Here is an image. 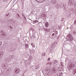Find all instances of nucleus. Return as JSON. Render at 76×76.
Masks as SVG:
<instances>
[{"label": "nucleus", "instance_id": "nucleus-24", "mask_svg": "<svg viewBox=\"0 0 76 76\" xmlns=\"http://www.w3.org/2000/svg\"><path fill=\"white\" fill-rule=\"evenodd\" d=\"M74 23L75 25H76V20L74 21Z\"/></svg>", "mask_w": 76, "mask_h": 76}, {"label": "nucleus", "instance_id": "nucleus-3", "mask_svg": "<svg viewBox=\"0 0 76 76\" xmlns=\"http://www.w3.org/2000/svg\"><path fill=\"white\" fill-rule=\"evenodd\" d=\"M2 67L4 69H6L7 67V65L6 63H4L3 64Z\"/></svg>", "mask_w": 76, "mask_h": 76}, {"label": "nucleus", "instance_id": "nucleus-18", "mask_svg": "<svg viewBox=\"0 0 76 76\" xmlns=\"http://www.w3.org/2000/svg\"><path fill=\"white\" fill-rule=\"evenodd\" d=\"M28 45L27 44H25V47L26 48H27L28 47Z\"/></svg>", "mask_w": 76, "mask_h": 76}, {"label": "nucleus", "instance_id": "nucleus-12", "mask_svg": "<svg viewBox=\"0 0 76 76\" xmlns=\"http://www.w3.org/2000/svg\"><path fill=\"white\" fill-rule=\"evenodd\" d=\"M0 54H1V57H2V56H3V54H4V52L3 51H1L0 52Z\"/></svg>", "mask_w": 76, "mask_h": 76}, {"label": "nucleus", "instance_id": "nucleus-17", "mask_svg": "<svg viewBox=\"0 0 76 76\" xmlns=\"http://www.w3.org/2000/svg\"><path fill=\"white\" fill-rule=\"evenodd\" d=\"M74 9H76V1H75V3L74 4Z\"/></svg>", "mask_w": 76, "mask_h": 76}, {"label": "nucleus", "instance_id": "nucleus-23", "mask_svg": "<svg viewBox=\"0 0 76 76\" xmlns=\"http://www.w3.org/2000/svg\"><path fill=\"white\" fill-rule=\"evenodd\" d=\"M2 44V42H0V47H1V45Z\"/></svg>", "mask_w": 76, "mask_h": 76}, {"label": "nucleus", "instance_id": "nucleus-5", "mask_svg": "<svg viewBox=\"0 0 76 76\" xmlns=\"http://www.w3.org/2000/svg\"><path fill=\"white\" fill-rule=\"evenodd\" d=\"M58 34V33L56 31V30H54L52 32V35L53 36L56 35Z\"/></svg>", "mask_w": 76, "mask_h": 76}, {"label": "nucleus", "instance_id": "nucleus-7", "mask_svg": "<svg viewBox=\"0 0 76 76\" xmlns=\"http://www.w3.org/2000/svg\"><path fill=\"white\" fill-rule=\"evenodd\" d=\"M44 31H45V33L50 32V29L45 28L44 29Z\"/></svg>", "mask_w": 76, "mask_h": 76}, {"label": "nucleus", "instance_id": "nucleus-4", "mask_svg": "<svg viewBox=\"0 0 76 76\" xmlns=\"http://www.w3.org/2000/svg\"><path fill=\"white\" fill-rule=\"evenodd\" d=\"M67 37H69V39L70 41H73V37H72V36L71 35L69 34L68 35Z\"/></svg>", "mask_w": 76, "mask_h": 76}, {"label": "nucleus", "instance_id": "nucleus-6", "mask_svg": "<svg viewBox=\"0 0 76 76\" xmlns=\"http://www.w3.org/2000/svg\"><path fill=\"white\" fill-rule=\"evenodd\" d=\"M0 34L2 36H4L5 37H6L5 34H4V32L3 30H2L0 32Z\"/></svg>", "mask_w": 76, "mask_h": 76}, {"label": "nucleus", "instance_id": "nucleus-21", "mask_svg": "<svg viewBox=\"0 0 76 76\" xmlns=\"http://www.w3.org/2000/svg\"><path fill=\"white\" fill-rule=\"evenodd\" d=\"M36 69H39V66H37L36 67Z\"/></svg>", "mask_w": 76, "mask_h": 76}, {"label": "nucleus", "instance_id": "nucleus-31", "mask_svg": "<svg viewBox=\"0 0 76 76\" xmlns=\"http://www.w3.org/2000/svg\"><path fill=\"white\" fill-rule=\"evenodd\" d=\"M50 66H51V63H49Z\"/></svg>", "mask_w": 76, "mask_h": 76}, {"label": "nucleus", "instance_id": "nucleus-19", "mask_svg": "<svg viewBox=\"0 0 76 76\" xmlns=\"http://www.w3.org/2000/svg\"><path fill=\"white\" fill-rule=\"evenodd\" d=\"M31 45L32 46L33 48L35 47V45H34V44L33 43H31Z\"/></svg>", "mask_w": 76, "mask_h": 76}, {"label": "nucleus", "instance_id": "nucleus-25", "mask_svg": "<svg viewBox=\"0 0 76 76\" xmlns=\"http://www.w3.org/2000/svg\"><path fill=\"white\" fill-rule=\"evenodd\" d=\"M61 66H63V62H61Z\"/></svg>", "mask_w": 76, "mask_h": 76}, {"label": "nucleus", "instance_id": "nucleus-1", "mask_svg": "<svg viewBox=\"0 0 76 76\" xmlns=\"http://www.w3.org/2000/svg\"><path fill=\"white\" fill-rule=\"evenodd\" d=\"M14 70L15 71V74H17V73H19L20 72V69H18L17 67H16L15 69Z\"/></svg>", "mask_w": 76, "mask_h": 76}, {"label": "nucleus", "instance_id": "nucleus-16", "mask_svg": "<svg viewBox=\"0 0 76 76\" xmlns=\"http://www.w3.org/2000/svg\"><path fill=\"white\" fill-rule=\"evenodd\" d=\"M53 62L54 63H55V64H56V63H58V61H56V60H55L53 61Z\"/></svg>", "mask_w": 76, "mask_h": 76}, {"label": "nucleus", "instance_id": "nucleus-9", "mask_svg": "<svg viewBox=\"0 0 76 76\" xmlns=\"http://www.w3.org/2000/svg\"><path fill=\"white\" fill-rule=\"evenodd\" d=\"M47 74L48 76H51L53 75V72H50L48 73Z\"/></svg>", "mask_w": 76, "mask_h": 76}, {"label": "nucleus", "instance_id": "nucleus-28", "mask_svg": "<svg viewBox=\"0 0 76 76\" xmlns=\"http://www.w3.org/2000/svg\"><path fill=\"white\" fill-rule=\"evenodd\" d=\"M73 34H76V32H75V31H74V32H73Z\"/></svg>", "mask_w": 76, "mask_h": 76}, {"label": "nucleus", "instance_id": "nucleus-14", "mask_svg": "<svg viewBox=\"0 0 76 76\" xmlns=\"http://www.w3.org/2000/svg\"><path fill=\"white\" fill-rule=\"evenodd\" d=\"M53 36H54L52 35V33H51L49 35V37L50 38H53Z\"/></svg>", "mask_w": 76, "mask_h": 76}, {"label": "nucleus", "instance_id": "nucleus-27", "mask_svg": "<svg viewBox=\"0 0 76 76\" xmlns=\"http://www.w3.org/2000/svg\"><path fill=\"white\" fill-rule=\"evenodd\" d=\"M36 23V22H38V20H35L34 21Z\"/></svg>", "mask_w": 76, "mask_h": 76}, {"label": "nucleus", "instance_id": "nucleus-15", "mask_svg": "<svg viewBox=\"0 0 76 76\" xmlns=\"http://www.w3.org/2000/svg\"><path fill=\"white\" fill-rule=\"evenodd\" d=\"M56 42H55L54 43L52 44L51 45V46H52V47H54V46H55L56 45Z\"/></svg>", "mask_w": 76, "mask_h": 76}, {"label": "nucleus", "instance_id": "nucleus-10", "mask_svg": "<svg viewBox=\"0 0 76 76\" xmlns=\"http://www.w3.org/2000/svg\"><path fill=\"white\" fill-rule=\"evenodd\" d=\"M51 2L52 4H55L56 3V0H51Z\"/></svg>", "mask_w": 76, "mask_h": 76}, {"label": "nucleus", "instance_id": "nucleus-13", "mask_svg": "<svg viewBox=\"0 0 76 76\" xmlns=\"http://www.w3.org/2000/svg\"><path fill=\"white\" fill-rule=\"evenodd\" d=\"M63 73L62 72H61L60 73H58L57 74V75L58 76H60L61 75H62V74Z\"/></svg>", "mask_w": 76, "mask_h": 76}, {"label": "nucleus", "instance_id": "nucleus-2", "mask_svg": "<svg viewBox=\"0 0 76 76\" xmlns=\"http://www.w3.org/2000/svg\"><path fill=\"white\" fill-rule=\"evenodd\" d=\"M74 2V0H69L68 2V4L70 6H72L73 5Z\"/></svg>", "mask_w": 76, "mask_h": 76}, {"label": "nucleus", "instance_id": "nucleus-32", "mask_svg": "<svg viewBox=\"0 0 76 76\" xmlns=\"http://www.w3.org/2000/svg\"><path fill=\"white\" fill-rule=\"evenodd\" d=\"M3 1H5L6 0H2Z\"/></svg>", "mask_w": 76, "mask_h": 76}, {"label": "nucleus", "instance_id": "nucleus-22", "mask_svg": "<svg viewBox=\"0 0 76 76\" xmlns=\"http://www.w3.org/2000/svg\"><path fill=\"white\" fill-rule=\"evenodd\" d=\"M34 50H32V51H30V53H32L34 52Z\"/></svg>", "mask_w": 76, "mask_h": 76}, {"label": "nucleus", "instance_id": "nucleus-8", "mask_svg": "<svg viewBox=\"0 0 76 76\" xmlns=\"http://www.w3.org/2000/svg\"><path fill=\"white\" fill-rule=\"evenodd\" d=\"M45 70L47 72H48V71H50V67L49 66H47L46 67Z\"/></svg>", "mask_w": 76, "mask_h": 76}, {"label": "nucleus", "instance_id": "nucleus-34", "mask_svg": "<svg viewBox=\"0 0 76 76\" xmlns=\"http://www.w3.org/2000/svg\"><path fill=\"white\" fill-rule=\"evenodd\" d=\"M59 28V29H61V28Z\"/></svg>", "mask_w": 76, "mask_h": 76}, {"label": "nucleus", "instance_id": "nucleus-29", "mask_svg": "<svg viewBox=\"0 0 76 76\" xmlns=\"http://www.w3.org/2000/svg\"><path fill=\"white\" fill-rule=\"evenodd\" d=\"M36 1H37V2H39V0H35Z\"/></svg>", "mask_w": 76, "mask_h": 76}, {"label": "nucleus", "instance_id": "nucleus-36", "mask_svg": "<svg viewBox=\"0 0 76 76\" xmlns=\"http://www.w3.org/2000/svg\"><path fill=\"white\" fill-rule=\"evenodd\" d=\"M61 76H62V75H61Z\"/></svg>", "mask_w": 76, "mask_h": 76}, {"label": "nucleus", "instance_id": "nucleus-20", "mask_svg": "<svg viewBox=\"0 0 76 76\" xmlns=\"http://www.w3.org/2000/svg\"><path fill=\"white\" fill-rule=\"evenodd\" d=\"M45 54H46V53H42V56H45Z\"/></svg>", "mask_w": 76, "mask_h": 76}, {"label": "nucleus", "instance_id": "nucleus-11", "mask_svg": "<svg viewBox=\"0 0 76 76\" xmlns=\"http://www.w3.org/2000/svg\"><path fill=\"white\" fill-rule=\"evenodd\" d=\"M48 25H49L48 24V23L46 22L45 23V27H46V28H47V27L48 26Z\"/></svg>", "mask_w": 76, "mask_h": 76}, {"label": "nucleus", "instance_id": "nucleus-33", "mask_svg": "<svg viewBox=\"0 0 76 76\" xmlns=\"http://www.w3.org/2000/svg\"><path fill=\"white\" fill-rule=\"evenodd\" d=\"M18 15V17H19V15Z\"/></svg>", "mask_w": 76, "mask_h": 76}, {"label": "nucleus", "instance_id": "nucleus-35", "mask_svg": "<svg viewBox=\"0 0 76 76\" xmlns=\"http://www.w3.org/2000/svg\"><path fill=\"white\" fill-rule=\"evenodd\" d=\"M75 73H74V74H75Z\"/></svg>", "mask_w": 76, "mask_h": 76}, {"label": "nucleus", "instance_id": "nucleus-30", "mask_svg": "<svg viewBox=\"0 0 76 76\" xmlns=\"http://www.w3.org/2000/svg\"><path fill=\"white\" fill-rule=\"evenodd\" d=\"M35 22L34 21L33 22V23H34V24H35Z\"/></svg>", "mask_w": 76, "mask_h": 76}, {"label": "nucleus", "instance_id": "nucleus-26", "mask_svg": "<svg viewBox=\"0 0 76 76\" xmlns=\"http://www.w3.org/2000/svg\"><path fill=\"white\" fill-rule=\"evenodd\" d=\"M50 58H49L48 59V61H50Z\"/></svg>", "mask_w": 76, "mask_h": 76}]
</instances>
